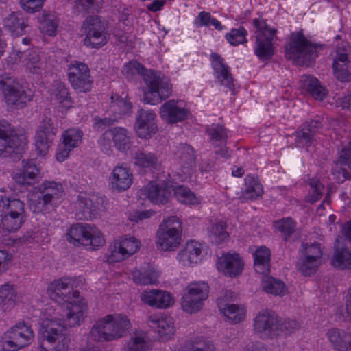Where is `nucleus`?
Returning a JSON list of instances; mask_svg holds the SVG:
<instances>
[{"instance_id": "f257e3e1", "label": "nucleus", "mask_w": 351, "mask_h": 351, "mask_svg": "<svg viewBox=\"0 0 351 351\" xmlns=\"http://www.w3.org/2000/svg\"><path fill=\"white\" fill-rule=\"evenodd\" d=\"M47 293L56 302L61 305L68 304L67 323L60 319H54L43 324L39 330L38 351H68L71 339L65 332L66 326L80 325L88 309L87 303L84 298H80L77 291L73 290L69 278L54 280L49 285Z\"/></svg>"}, {"instance_id": "f03ea898", "label": "nucleus", "mask_w": 351, "mask_h": 351, "mask_svg": "<svg viewBox=\"0 0 351 351\" xmlns=\"http://www.w3.org/2000/svg\"><path fill=\"white\" fill-rule=\"evenodd\" d=\"M122 74L128 80L140 75L146 87L143 89V101L147 104L156 105L169 97L172 86L169 80L161 76L156 71L148 70L137 61H130L123 67Z\"/></svg>"}, {"instance_id": "7ed1b4c3", "label": "nucleus", "mask_w": 351, "mask_h": 351, "mask_svg": "<svg viewBox=\"0 0 351 351\" xmlns=\"http://www.w3.org/2000/svg\"><path fill=\"white\" fill-rule=\"evenodd\" d=\"M184 204H196V197L193 193L183 186H173L165 182L157 183L150 182L141 189V195L154 203L166 204L172 195Z\"/></svg>"}, {"instance_id": "20e7f679", "label": "nucleus", "mask_w": 351, "mask_h": 351, "mask_svg": "<svg viewBox=\"0 0 351 351\" xmlns=\"http://www.w3.org/2000/svg\"><path fill=\"white\" fill-rule=\"evenodd\" d=\"M130 326V320L126 316L108 315L93 325L90 337L96 341H112L123 337Z\"/></svg>"}, {"instance_id": "39448f33", "label": "nucleus", "mask_w": 351, "mask_h": 351, "mask_svg": "<svg viewBox=\"0 0 351 351\" xmlns=\"http://www.w3.org/2000/svg\"><path fill=\"white\" fill-rule=\"evenodd\" d=\"M27 145L23 134H17L6 121H0V157H12L19 160Z\"/></svg>"}, {"instance_id": "423d86ee", "label": "nucleus", "mask_w": 351, "mask_h": 351, "mask_svg": "<svg viewBox=\"0 0 351 351\" xmlns=\"http://www.w3.org/2000/svg\"><path fill=\"white\" fill-rule=\"evenodd\" d=\"M285 56L308 66L317 56V47L308 41L301 31L292 33L285 47Z\"/></svg>"}, {"instance_id": "0eeeda50", "label": "nucleus", "mask_w": 351, "mask_h": 351, "mask_svg": "<svg viewBox=\"0 0 351 351\" xmlns=\"http://www.w3.org/2000/svg\"><path fill=\"white\" fill-rule=\"evenodd\" d=\"M67 241L75 245H82L90 250H95L104 244L105 240L99 229L89 225L76 223L66 234Z\"/></svg>"}, {"instance_id": "6e6552de", "label": "nucleus", "mask_w": 351, "mask_h": 351, "mask_svg": "<svg viewBox=\"0 0 351 351\" xmlns=\"http://www.w3.org/2000/svg\"><path fill=\"white\" fill-rule=\"evenodd\" d=\"M0 90L8 105L23 108L32 99V92L16 79L0 76Z\"/></svg>"}, {"instance_id": "1a4fd4ad", "label": "nucleus", "mask_w": 351, "mask_h": 351, "mask_svg": "<svg viewBox=\"0 0 351 351\" xmlns=\"http://www.w3.org/2000/svg\"><path fill=\"white\" fill-rule=\"evenodd\" d=\"M34 337L31 327L24 322L17 323L5 332L2 337L3 351H17L28 346Z\"/></svg>"}, {"instance_id": "9d476101", "label": "nucleus", "mask_w": 351, "mask_h": 351, "mask_svg": "<svg viewBox=\"0 0 351 351\" xmlns=\"http://www.w3.org/2000/svg\"><path fill=\"white\" fill-rule=\"evenodd\" d=\"M254 25L256 28L255 54L262 61L270 60L274 54L272 42L276 30L258 19H254Z\"/></svg>"}, {"instance_id": "9b49d317", "label": "nucleus", "mask_w": 351, "mask_h": 351, "mask_svg": "<svg viewBox=\"0 0 351 351\" xmlns=\"http://www.w3.org/2000/svg\"><path fill=\"white\" fill-rule=\"evenodd\" d=\"M84 45L91 48H99L107 43L109 34L107 32V24L99 16H88L84 22Z\"/></svg>"}, {"instance_id": "f8f14e48", "label": "nucleus", "mask_w": 351, "mask_h": 351, "mask_svg": "<svg viewBox=\"0 0 351 351\" xmlns=\"http://www.w3.org/2000/svg\"><path fill=\"white\" fill-rule=\"evenodd\" d=\"M209 287L204 282L191 283L182 296V308L189 313H195L202 309L208 298Z\"/></svg>"}, {"instance_id": "ddd939ff", "label": "nucleus", "mask_w": 351, "mask_h": 351, "mask_svg": "<svg viewBox=\"0 0 351 351\" xmlns=\"http://www.w3.org/2000/svg\"><path fill=\"white\" fill-rule=\"evenodd\" d=\"M68 80L77 93H86L92 90L93 80L91 79L90 69L84 62L75 61L68 65Z\"/></svg>"}, {"instance_id": "4468645a", "label": "nucleus", "mask_w": 351, "mask_h": 351, "mask_svg": "<svg viewBox=\"0 0 351 351\" xmlns=\"http://www.w3.org/2000/svg\"><path fill=\"white\" fill-rule=\"evenodd\" d=\"M57 133L53 120L45 117L43 119L35 136V149L38 155L45 156L49 151Z\"/></svg>"}, {"instance_id": "2eb2a0df", "label": "nucleus", "mask_w": 351, "mask_h": 351, "mask_svg": "<svg viewBox=\"0 0 351 351\" xmlns=\"http://www.w3.org/2000/svg\"><path fill=\"white\" fill-rule=\"evenodd\" d=\"M37 201L42 207L56 206L64 195L62 184L54 181H45L37 187Z\"/></svg>"}, {"instance_id": "dca6fc26", "label": "nucleus", "mask_w": 351, "mask_h": 351, "mask_svg": "<svg viewBox=\"0 0 351 351\" xmlns=\"http://www.w3.org/2000/svg\"><path fill=\"white\" fill-rule=\"evenodd\" d=\"M278 320V317L274 311L261 312L254 319V330L263 338L277 337Z\"/></svg>"}, {"instance_id": "f3484780", "label": "nucleus", "mask_w": 351, "mask_h": 351, "mask_svg": "<svg viewBox=\"0 0 351 351\" xmlns=\"http://www.w3.org/2000/svg\"><path fill=\"white\" fill-rule=\"evenodd\" d=\"M101 198L97 195L80 192L75 202L79 219H89L95 217L101 206Z\"/></svg>"}, {"instance_id": "a211bd4d", "label": "nucleus", "mask_w": 351, "mask_h": 351, "mask_svg": "<svg viewBox=\"0 0 351 351\" xmlns=\"http://www.w3.org/2000/svg\"><path fill=\"white\" fill-rule=\"evenodd\" d=\"M156 117L152 110L141 108L137 111L134 130L138 137L147 139L156 133L158 130Z\"/></svg>"}, {"instance_id": "6ab92c4d", "label": "nucleus", "mask_w": 351, "mask_h": 351, "mask_svg": "<svg viewBox=\"0 0 351 351\" xmlns=\"http://www.w3.org/2000/svg\"><path fill=\"white\" fill-rule=\"evenodd\" d=\"M190 111L181 106V101L170 99L160 108V116L167 123L173 124L186 119Z\"/></svg>"}, {"instance_id": "aec40b11", "label": "nucleus", "mask_w": 351, "mask_h": 351, "mask_svg": "<svg viewBox=\"0 0 351 351\" xmlns=\"http://www.w3.org/2000/svg\"><path fill=\"white\" fill-rule=\"evenodd\" d=\"M147 326L157 334L158 339L166 341L174 333V327L171 319L162 314H154L148 316L146 322Z\"/></svg>"}, {"instance_id": "412c9836", "label": "nucleus", "mask_w": 351, "mask_h": 351, "mask_svg": "<svg viewBox=\"0 0 351 351\" xmlns=\"http://www.w3.org/2000/svg\"><path fill=\"white\" fill-rule=\"evenodd\" d=\"M138 248L139 243L134 237L125 239L109 247L108 261L110 263L121 261L125 256L135 253Z\"/></svg>"}, {"instance_id": "4be33fe9", "label": "nucleus", "mask_w": 351, "mask_h": 351, "mask_svg": "<svg viewBox=\"0 0 351 351\" xmlns=\"http://www.w3.org/2000/svg\"><path fill=\"white\" fill-rule=\"evenodd\" d=\"M216 266L224 275L236 277L242 273L244 263L239 254L228 253L218 258Z\"/></svg>"}, {"instance_id": "5701e85b", "label": "nucleus", "mask_w": 351, "mask_h": 351, "mask_svg": "<svg viewBox=\"0 0 351 351\" xmlns=\"http://www.w3.org/2000/svg\"><path fill=\"white\" fill-rule=\"evenodd\" d=\"M23 169L14 174L13 178L20 185L31 186L39 181L40 169L37 167L35 160H23Z\"/></svg>"}, {"instance_id": "b1692460", "label": "nucleus", "mask_w": 351, "mask_h": 351, "mask_svg": "<svg viewBox=\"0 0 351 351\" xmlns=\"http://www.w3.org/2000/svg\"><path fill=\"white\" fill-rule=\"evenodd\" d=\"M141 298L145 304L158 308H167L173 303L171 294L165 291L156 289L144 291Z\"/></svg>"}, {"instance_id": "393cba45", "label": "nucleus", "mask_w": 351, "mask_h": 351, "mask_svg": "<svg viewBox=\"0 0 351 351\" xmlns=\"http://www.w3.org/2000/svg\"><path fill=\"white\" fill-rule=\"evenodd\" d=\"M210 58L212 59V66L217 80L221 85L233 91L234 90L233 78L229 71V67L223 63V59L215 53H212Z\"/></svg>"}, {"instance_id": "a878e982", "label": "nucleus", "mask_w": 351, "mask_h": 351, "mask_svg": "<svg viewBox=\"0 0 351 351\" xmlns=\"http://www.w3.org/2000/svg\"><path fill=\"white\" fill-rule=\"evenodd\" d=\"M110 185L112 189L118 191L127 190L132 183V173L130 169L123 166L114 168L110 177Z\"/></svg>"}, {"instance_id": "bb28decb", "label": "nucleus", "mask_w": 351, "mask_h": 351, "mask_svg": "<svg viewBox=\"0 0 351 351\" xmlns=\"http://www.w3.org/2000/svg\"><path fill=\"white\" fill-rule=\"evenodd\" d=\"M111 137H112L114 146L119 150L124 152L129 148L130 138L127 130L124 128H114L106 130L99 140L100 145H104L105 141L107 139L106 145H109Z\"/></svg>"}, {"instance_id": "cd10ccee", "label": "nucleus", "mask_w": 351, "mask_h": 351, "mask_svg": "<svg viewBox=\"0 0 351 351\" xmlns=\"http://www.w3.org/2000/svg\"><path fill=\"white\" fill-rule=\"evenodd\" d=\"M181 236L167 230L158 229L156 244L162 251H174L179 245Z\"/></svg>"}, {"instance_id": "c85d7f7f", "label": "nucleus", "mask_w": 351, "mask_h": 351, "mask_svg": "<svg viewBox=\"0 0 351 351\" xmlns=\"http://www.w3.org/2000/svg\"><path fill=\"white\" fill-rule=\"evenodd\" d=\"M327 336L332 346L339 351H351V332L338 328L328 330Z\"/></svg>"}, {"instance_id": "c756f323", "label": "nucleus", "mask_w": 351, "mask_h": 351, "mask_svg": "<svg viewBox=\"0 0 351 351\" xmlns=\"http://www.w3.org/2000/svg\"><path fill=\"white\" fill-rule=\"evenodd\" d=\"M201 254L200 245L195 241H191L178 253L177 258L184 265H191L200 261Z\"/></svg>"}, {"instance_id": "7c9ffc66", "label": "nucleus", "mask_w": 351, "mask_h": 351, "mask_svg": "<svg viewBox=\"0 0 351 351\" xmlns=\"http://www.w3.org/2000/svg\"><path fill=\"white\" fill-rule=\"evenodd\" d=\"M254 256V267L256 272L265 275L270 271L271 253L265 246L258 247Z\"/></svg>"}, {"instance_id": "2f4dec72", "label": "nucleus", "mask_w": 351, "mask_h": 351, "mask_svg": "<svg viewBox=\"0 0 351 351\" xmlns=\"http://www.w3.org/2000/svg\"><path fill=\"white\" fill-rule=\"evenodd\" d=\"M3 26L14 36H19L25 33L27 25L20 14L12 12L3 20Z\"/></svg>"}, {"instance_id": "473e14b6", "label": "nucleus", "mask_w": 351, "mask_h": 351, "mask_svg": "<svg viewBox=\"0 0 351 351\" xmlns=\"http://www.w3.org/2000/svg\"><path fill=\"white\" fill-rule=\"evenodd\" d=\"M26 217L0 213V228L3 232L17 231L25 221Z\"/></svg>"}, {"instance_id": "72a5a7b5", "label": "nucleus", "mask_w": 351, "mask_h": 351, "mask_svg": "<svg viewBox=\"0 0 351 351\" xmlns=\"http://www.w3.org/2000/svg\"><path fill=\"white\" fill-rule=\"evenodd\" d=\"M0 213L26 217L24 203L16 198L1 197L0 200Z\"/></svg>"}, {"instance_id": "f704fd0d", "label": "nucleus", "mask_w": 351, "mask_h": 351, "mask_svg": "<svg viewBox=\"0 0 351 351\" xmlns=\"http://www.w3.org/2000/svg\"><path fill=\"white\" fill-rule=\"evenodd\" d=\"M16 291L14 287L8 284L0 288V306L3 311H9L15 306Z\"/></svg>"}, {"instance_id": "c9c22d12", "label": "nucleus", "mask_w": 351, "mask_h": 351, "mask_svg": "<svg viewBox=\"0 0 351 351\" xmlns=\"http://www.w3.org/2000/svg\"><path fill=\"white\" fill-rule=\"evenodd\" d=\"M134 160V164L142 168L157 169L160 166L156 154L145 150L136 152Z\"/></svg>"}, {"instance_id": "e433bc0d", "label": "nucleus", "mask_w": 351, "mask_h": 351, "mask_svg": "<svg viewBox=\"0 0 351 351\" xmlns=\"http://www.w3.org/2000/svg\"><path fill=\"white\" fill-rule=\"evenodd\" d=\"M302 81L304 88L315 99L322 100L326 96V89L321 85L317 78L311 75H304Z\"/></svg>"}, {"instance_id": "4c0bfd02", "label": "nucleus", "mask_w": 351, "mask_h": 351, "mask_svg": "<svg viewBox=\"0 0 351 351\" xmlns=\"http://www.w3.org/2000/svg\"><path fill=\"white\" fill-rule=\"evenodd\" d=\"M132 278L136 284L147 285L155 284L158 281V274L153 268L147 266V268L134 271Z\"/></svg>"}, {"instance_id": "58836bf2", "label": "nucleus", "mask_w": 351, "mask_h": 351, "mask_svg": "<svg viewBox=\"0 0 351 351\" xmlns=\"http://www.w3.org/2000/svg\"><path fill=\"white\" fill-rule=\"evenodd\" d=\"M206 132L210 136L211 143L214 147L226 145L228 138L227 129L219 124H212L206 128Z\"/></svg>"}, {"instance_id": "ea45409f", "label": "nucleus", "mask_w": 351, "mask_h": 351, "mask_svg": "<svg viewBox=\"0 0 351 351\" xmlns=\"http://www.w3.org/2000/svg\"><path fill=\"white\" fill-rule=\"evenodd\" d=\"M305 182L310 187L305 200L308 203L314 204L322 197L324 191V186L322 184L320 180L315 177H308Z\"/></svg>"}, {"instance_id": "a19ab883", "label": "nucleus", "mask_w": 351, "mask_h": 351, "mask_svg": "<svg viewBox=\"0 0 351 351\" xmlns=\"http://www.w3.org/2000/svg\"><path fill=\"white\" fill-rule=\"evenodd\" d=\"M332 265L340 269H351V251L347 247H337Z\"/></svg>"}, {"instance_id": "79ce46f5", "label": "nucleus", "mask_w": 351, "mask_h": 351, "mask_svg": "<svg viewBox=\"0 0 351 351\" xmlns=\"http://www.w3.org/2000/svg\"><path fill=\"white\" fill-rule=\"evenodd\" d=\"M337 165H339L345 179L351 178V141L340 152Z\"/></svg>"}, {"instance_id": "37998d69", "label": "nucleus", "mask_w": 351, "mask_h": 351, "mask_svg": "<svg viewBox=\"0 0 351 351\" xmlns=\"http://www.w3.org/2000/svg\"><path fill=\"white\" fill-rule=\"evenodd\" d=\"M226 229V224L222 221L211 224L208 228V232L211 241L215 245H219L228 239L229 234Z\"/></svg>"}, {"instance_id": "c03bdc74", "label": "nucleus", "mask_w": 351, "mask_h": 351, "mask_svg": "<svg viewBox=\"0 0 351 351\" xmlns=\"http://www.w3.org/2000/svg\"><path fill=\"white\" fill-rule=\"evenodd\" d=\"M261 281L263 289L267 293L280 295L285 291V283L279 279L265 274L262 277Z\"/></svg>"}, {"instance_id": "a18cd8bd", "label": "nucleus", "mask_w": 351, "mask_h": 351, "mask_svg": "<svg viewBox=\"0 0 351 351\" xmlns=\"http://www.w3.org/2000/svg\"><path fill=\"white\" fill-rule=\"evenodd\" d=\"M246 189L245 190V198L255 199L261 197L263 193L262 185L258 180L254 176H247L245 178Z\"/></svg>"}, {"instance_id": "49530a36", "label": "nucleus", "mask_w": 351, "mask_h": 351, "mask_svg": "<svg viewBox=\"0 0 351 351\" xmlns=\"http://www.w3.org/2000/svg\"><path fill=\"white\" fill-rule=\"evenodd\" d=\"M83 132L79 128H69L62 134V143L73 149L79 146L83 136Z\"/></svg>"}, {"instance_id": "de8ad7c7", "label": "nucleus", "mask_w": 351, "mask_h": 351, "mask_svg": "<svg viewBox=\"0 0 351 351\" xmlns=\"http://www.w3.org/2000/svg\"><path fill=\"white\" fill-rule=\"evenodd\" d=\"M55 99L61 104V106L66 108L69 109L72 107L73 100L69 95V89L65 84L58 82L56 85L54 90Z\"/></svg>"}, {"instance_id": "09e8293b", "label": "nucleus", "mask_w": 351, "mask_h": 351, "mask_svg": "<svg viewBox=\"0 0 351 351\" xmlns=\"http://www.w3.org/2000/svg\"><path fill=\"white\" fill-rule=\"evenodd\" d=\"M220 311L233 323H238L243 320L245 313L244 310L237 304H232L228 306L226 304H220Z\"/></svg>"}, {"instance_id": "8fccbe9b", "label": "nucleus", "mask_w": 351, "mask_h": 351, "mask_svg": "<svg viewBox=\"0 0 351 351\" xmlns=\"http://www.w3.org/2000/svg\"><path fill=\"white\" fill-rule=\"evenodd\" d=\"M58 27L56 17L53 14H43L40 20V29L49 36H55Z\"/></svg>"}, {"instance_id": "3c124183", "label": "nucleus", "mask_w": 351, "mask_h": 351, "mask_svg": "<svg viewBox=\"0 0 351 351\" xmlns=\"http://www.w3.org/2000/svg\"><path fill=\"white\" fill-rule=\"evenodd\" d=\"M274 227L284 234V240L287 241L295 230V223L291 217L282 218L274 222Z\"/></svg>"}, {"instance_id": "603ef678", "label": "nucleus", "mask_w": 351, "mask_h": 351, "mask_svg": "<svg viewBox=\"0 0 351 351\" xmlns=\"http://www.w3.org/2000/svg\"><path fill=\"white\" fill-rule=\"evenodd\" d=\"M214 346L202 338H196L186 343L181 351H213Z\"/></svg>"}, {"instance_id": "864d4df0", "label": "nucleus", "mask_w": 351, "mask_h": 351, "mask_svg": "<svg viewBox=\"0 0 351 351\" xmlns=\"http://www.w3.org/2000/svg\"><path fill=\"white\" fill-rule=\"evenodd\" d=\"M300 327V324L295 319H285L281 320L278 319L277 324L278 336L280 335H289L295 332Z\"/></svg>"}, {"instance_id": "5fc2aeb1", "label": "nucleus", "mask_w": 351, "mask_h": 351, "mask_svg": "<svg viewBox=\"0 0 351 351\" xmlns=\"http://www.w3.org/2000/svg\"><path fill=\"white\" fill-rule=\"evenodd\" d=\"M158 229L162 230H167L181 236V221L176 216L169 217L163 219L162 223L159 226Z\"/></svg>"}, {"instance_id": "6e6d98bb", "label": "nucleus", "mask_w": 351, "mask_h": 351, "mask_svg": "<svg viewBox=\"0 0 351 351\" xmlns=\"http://www.w3.org/2000/svg\"><path fill=\"white\" fill-rule=\"evenodd\" d=\"M45 63L40 60L39 55L32 51L28 55L27 67L32 73L39 74L45 69Z\"/></svg>"}, {"instance_id": "4d7b16f0", "label": "nucleus", "mask_w": 351, "mask_h": 351, "mask_svg": "<svg viewBox=\"0 0 351 351\" xmlns=\"http://www.w3.org/2000/svg\"><path fill=\"white\" fill-rule=\"evenodd\" d=\"M247 31L243 27H239L238 29H232L230 32L226 34V38L231 45H238L247 42Z\"/></svg>"}, {"instance_id": "13d9d810", "label": "nucleus", "mask_w": 351, "mask_h": 351, "mask_svg": "<svg viewBox=\"0 0 351 351\" xmlns=\"http://www.w3.org/2000/svg\"><path fill=\"white\" fill-rule=\"evenodd\" d=\"M332 68L334 75L339 81L341 82H346L350 80V65L342 63L339 64V63L333 62Z\"/></svg>"}, {"instance_id": "bf43d9fd", "label": "nucleus", "mask_w": 351, "mask_h": 351, "mask_svg": "<svg viewBox=\"0 0 351 351\" xmlns=\"http://www.w3.org/2000/svg\"><path fill=\"white\" fill-rule=\"evenodd\" d=\"M318 267V261H312L305 257L301 258L296 264L297 269L304 276H311L313 274Z\"/></svg>"}, {"instance_id": "052dcab7", "label": "nucleus", "mask_w": 351, "mask_h": 351, "mask_svg": "<svg viewBox=\"0 0 351 351\" xmlns=\"http://www.w3.org/2000/svg\"><path fill=\"white\" fill-rule=\"evenodd\" d=\"M149 343L142 336L132 337L128 342L125 351H149Z\"/></svg>"}, {"instance_id": "680f3d73", "label": "nucleus", "mask_w": 351, "mask_h": 351, "mask_svg": "<svg viewBox=\"0 0 351 351\" xmlns=\"http://www.w3.org/2000/svg\"><path fill=\"white\" fill-rule=\"evenodd\" d=\"M302 246L301 253L304 254V257L312 261H318V259L322 256V251L319 244L317 243H314L310 245L302 243Z\"/></svg>"}, {"instance_id": "e2e57ef3", "label": "nucleus", "mask_w": 351, "mask_h": 351, "mask_svg": "<svg viewBox=\"0 0 351 351\" xmlns=\"http://www.w3.org/2000/svg\"><path fill=\"white\" fill-rule=\"evenodd\" d=\"M176 154L186 164H191L195 161L194 150L189 145L180 144Z\"/></svg>"}, {"instance_id": "0e129e2a", "label": "nucleus", "mask_w": 351, "mask_h": 351, "mask_svg": "<svg viewBox=\"0 0 351 351\" xmlns=\"http://www.w3.org/2000/svg\"><path fill=\"white\" fill-rule=\"evenodd\" d=\"M295 136L297 143H300L302 145L310 146L314 140L315 136L307 130H304V128L301 125L300 128L296 131Z\"/></svg>"}, {"instance_id": "69168bd1", "label": "nucleus", "mask_w": 351, "mask_h": 351, "mask_svg": "<svg viewBox=\"0 0 351 351\" xmlns=\"http://www.w3.org/2000/svg\"><path fill=\"white\" fill-rule=\"evenodd\" d=\"M119 117L117 115H114L112 117H104L101 118L99 117H95L94 120V128L97 131H101L105 129L106 127L114 125L116 122L118 121Z\"/></svg>"}, {"instance_id": "338daca9", "label": "nucleus", "mask_w": 351, "mask_h": 351, "mask_svg": "<svg viewBox=\"0 0 351 351\" xmlns=\"http://www.w3.org/2000/svg\"><path fill=\"white\" fill-rule=\"evenodd\" d=\"M45 0H20L22 9L29 13L39 11Z\"/></svg>"}, {"instance_id": "774afa93", "label": "nucleus", "mask_w": 351, "mask_h": 351, "mask_svg": "<svg viewBox=\"0 0 351 351\" xmlns=\"http://www.w3.org/2000/svg\"><path fill=\"white\" fill-rule=\"evenodd\" d=\"M110 108H112V111L117 110V108H118L119 109L118 117H120L121 114H127L130 111L132 105L130 103L127 102L122 98L117 97L116 101L112 102Z\"/></svg>"}]
</instances>
